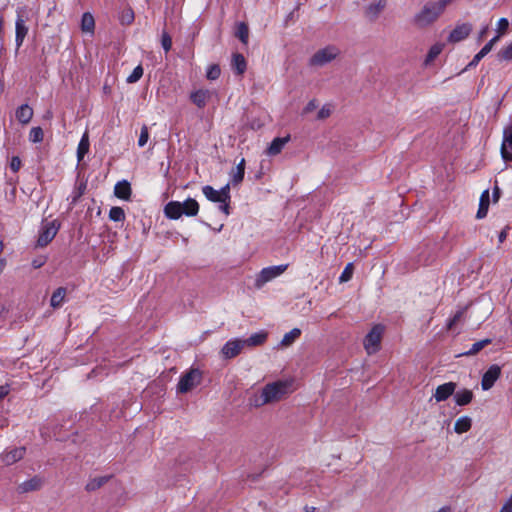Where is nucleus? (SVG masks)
I'll list each match as a JSON object with an SVG mask.
<instances>
[{
    "label": "nucleus",
    "mask_w": 512,
    "mask_h": 512,
    "mask_svg": "<svg viewBox=\"0 0 512 512\" xmlns=\"http://www.w3.org/2000/svg\"><path fill=\"white\" fill-rule=\"evenodd\" d=\"M3 250V243L0 241V253L2 252Z\"/></svg>",
    "instance_id": "69168bd1"
},
{
    "label": "nucleus",
    "mask_w": 512,
    "mask_h": 512,
    "mask_svg": "<svg viewBox=\"0 0 512 512\" xmlns=\"http://www.w3.org/2000/svg\"><path fill=\"white\" fill-rule=\"evenodd\" d=\"M290 141V136L277 137L273 139L269 147L267 148V154L270 156L278 155L284 146Z\"/></svg>",
    "instance_id": "6ab92c4d"
},
{
    "label": "nucleus",
    "mask_w": 512,
    "mask_h": 512,
    "mask_svg": "<svg viewBox=\"0 0 512 512\" xmlns=\"http://www.w3.org/2000/svg\"><path fill=\"white\" fill-rule=\"evenodd\" d=\"M442 50H443L442 44L436 43V44L432 45L426 55L425 65H428L431 62H433L434 59L437 58L438 55L442 52Z\"/></svg>",
    "instance_id": "473e14b6"
},
{
    "label": "nucleus",
    "mask_w": 512,
    "mask_h": 512,
    "mask_svg": "<svg viewBox=\"0 0 512 512\" xmlns=\"http://www.w3.org/2000/svg\"><path fill=\"white\" fill-rule=\"evenodd\" d=\"M445 10L437 1L426 2L411 18V24L417 29H426L434 25Z\"/></svg>",
    "instance_id": "f03ea898"
},
{
    "label": "nucleus",
    "mask_w": 512,
    "mask_h": 512,
    "mask_svg": "<svg viewBox=\"0 0 512 512\" xmlns=\"http://www.w3.org/2000/svg\"><path fill=\"white\" fill-rule=\"evenodd\" d=\"M10 387L9 385H1L0 386V400L6 397L9 394Z\"/></svg>",
    "instance_id": "4d7b16f0"
},
{
    "label": "nucleus",
    "mask_w": 512,
    "mask_h": 512,
    "mask_svg": "<svg viewBox=\"0 0 512 512\" xmlns=\"http://www.w3.org/2000/svg\"><path fill=\"white\" fill-rule=\"evenodd\" d=\"M499 35L493 37L488 43H486L482 49L479 51L481 55L484 57L492 50L493 46L498 42Z\"/></svg>",
    "instance_id": "a18cd8bd"
},
{
    "label": "nucleus",
    "mask_w": 512,
    "mask_h": 512,
    "mask_svg": "<svg viewBox=\"0 0 512 512\" xmlns=\"http://www.w3.org/2000/svg\"><path fill=\"white\" fill-rule=\"evenodd\" d=\"M292 383L290 381H276L265 385L261 391V395L256 397L253 404L256 407L265 404L274 403L282 400L291 393Z\"/></svg>",
    "instance_id": "f257e3e1"
},
{
    "label": "nucleus",
    "mask_w": 512,
    "mask_h": 512,
    "mask_svg": "<svg viewBox=\"0 0 512 512\" xmlns=\"http://www.w3.org/2000/svg\"><path fill=\"white\" fill-rule=\"evenodd\" d=\"M44 133L41 127H33L29 133V140L33 143L43 141Z\"/></svg>",
    "instance_id": "58836bf2"
},
{
    "label": "nucleus",
    "mask_w": 512,
    "mask_h": 512,
    "mask_svg": "<svg viewBox=\"0 0 512 512\" xmlns=\"http://www.w3.org/2000/svg\"><path fill=\"white\" fill-rule=\"evenodd\" d=\"M482 58H484V56H483V55H481V54H480V52H478V53L474 56V58L472 59V61L468 64V66H467V67H473V66H476V65L480 62V60H481Z\"/></svg>",
    "instance_id": "6e6d98bb"
},
{
    "label": "nucleus",
    "mask_w": 512,
    "mask_h": 512,
    "mask_svg": "<svg viewBox=\"0 0 512 512\" xmlns=\"http://www.w3.org/2000/svg\"><path fill=\"white\" fill-rule=\"evenodd\" d=\"M231 67L237 75H243L247 68L244 56L240 53H234L232 55Z\"/></svg>",
    "instance_id": "4be33fe9"
},
{
    "label": "nucleus",
    "mask_w": 512,
    "mask_h": 512,
    "mask_svg": "<svg viewBox=\"0 0 512 512\" xmlns=\"http://www.w3.org/2000/svg\"><path fill=\"white\" fill-rule=\"evenodd\" d=\"M488 29H489V28H488V26H484V27L481 29V31H480V33H479V39H482V38L486 35V33H487Z\"/></svg>",
    "instance_id": "bf43d9fd"
},
{
    "label": "nucleus",
    "mask_w": 512,
    "mask_h": 512,
    "mask_svg": "<svg viewBox=\"0 0 512 512\" xmlns=\"http://www.w3.org/2000/svg\"><path fill=\"white\" fill-rule=\"evenodd\" d=\"M498 58L504 61H512V42L498 52Z\"/></svg>",
    "instance_id": "a19ab883"
},
{
    "label": "nucleus",
    "mask_w": 512,
    "mask_h": 512,
    "mask_svg": "<svg viewBox=\"0 0 512 512\" xmlns=\"http://www.w3.org/2000/svg\"><path fill=\"white\" fill-rule=\"evenodd\" d=\"M211 95L212 92L210 90L199 89L190 94V99L198 108H203L211 98Z\"/></svg>",
    "instance_id": "f3484780"
},
{
    "label": "nucleus",
    "mask_w": 512,
    "mask_h": 512,
    "mask_svg": "<svg viewBox=\"0 0 512 512\" xmlns=\"http://www.w3.org/2000/svg\"><path fill=\"white\" fill-rule=\"evenodd\" d=\"M44 264V261L41 260H34L32 262V265L34 268H40Z\"/></svg>",
    "instance_id": "052dcab7"
},
{
    "label": "nucleus",
    "mask_w": 512,
    "mask_h": 512,
    "mask_svg": "<svg viewBox=\"0 0 512 512\" xmlns=\"http://www.w3.org/2000/svg\"><path fill=\"white\" fill-rule=\"evenodd\" d=\"M472 31V26L469 23L457 25L449 34L448 41L452 43L460 42L468 37Z\"/></svg>",
    "instance_id": "4468645a"
},
{
    "label": "nucleus",
    "mask_w": 512,
    "mask_h": 512,
    "mask_svg": "<svg viewBox=\"0 0 512 512\" xmlns=\"http://www.w3.org/2000/svg\"><path fill=\"white\" fill-rule=\"evenodd\" d=\"M89 147H90V143H89L88 133L85 132L82 135V137L80 139V142L78 144V147H77V160H78V162H81L84 159V156L89 151Z\"/></svg>",
    "instance_id": "bb28decb"
},
{
    "label": "nucleus",
    "mask_w": 512,
    "mask_h": 512,
    "mask_svg": "<svg viewBox=\"0 0 512 512\" xmlns=\"http://www.w3.org/2000/svg\"><path fill=\"white\" fill-rule=\"evenodd\" d=\"M59 228L60 224L56 220L43 222L36 246L41 248L47 246L55 238Z\"/></svg>",
    "instance_id": "0eeeda50"
},
{
    "label": "nucleus",
    "mask_w": 512,
    "mask_h": 512,
    "mask_svg": "<svg viewBox=\"0 0 512 512\" xmlns=\"http://www.w3.org/2000/svg\"><path fill=\"white\" fill-rule=\"evenodd\" d=\"M202 381V373L199 369L191 368L183 374L178 382L177 391L179 393H187L197 387Z\"/></svg>",
    "instance_id": "39448f33"
},
{
    "label": "nucleus",
    "mask_w": 512,
    "mask_h": 512,
    "mask_svg": "<svg viewBox=\"0 0 512 512\" xmlns=\"http://www.w3.org/2000/svg\"><path fill=\"white\" fill-rule=\"evenodd\" d=\"M489 207V191L485 190L482 192L480 201H479V208L476 214V217L478 219H482L486 217Z\"/></svg>",
    "instance_id": "a878e982"
},
{
    "label": "nucleus",
    "mask_w": 512,
    "mask_h": 512,
    "mask_svg": "<svg viewBox=\"0 0 512 512\" xmlns=\"http://www.w3.org/2000/svg\"><path fill=\"white\" fill-rule=\"evenodd\" d=\"M386 6L387 0L374 1L365 7L364 15L370 21H375L378 19L379 15L385 10Z\"/></svg>",
    "instance_id": "ddd939ff"
},
{
    "label": "nucleus",
    "mask_w": 512,
    "mask_h": 512,
    "mask_svg": "<svg viewBox=\"0 0 512 512\" xmlns=\"http://www.w3.org/2000/svg\"><path fill=\"white\" fill-rule=\"evenodd\" d=\"M244 348L245 345L242 339H231L223 345L221 355L224 359H231L239 355Z\"/></svg>",
    "instance_id": "9d476101"
},
{
    "label": "nucleus",
    "mask_w": 512,
    "mask_h": 512,
    "mask_svg": "<svg viewBox=\"0 0 512 512\" xmlns=\"http://www.w3.org/2000/svg\"><path fill=\"white\" fill-rule=\"evenodd\" d=\"M318 107L317 101L315 99L309 101L307 105L305 106L303 113L308 114L312 111H314Z\"/></svg>",
    "instance_id": "864d4df0"
},
{
    "label": "nucleus",
    "mask_w": 512,
    "mask_h": 512,
    "mask_svg": "<svg viewBox=\"0 0 512 512\" xmlns=\"http://www.w3.org/2000/svg\"><path fill=\"white\" fill-rule=\"evenodd\" d=\"M202 193L209 201L219 203V210L226 216L230 214V206L223 200L219 190L214 189L210 185H205L202 187Z\"/></svg>",
    "instance_id": "1a4fd4ad"
},
{
    "label": "nucleus",
    "mask_w": 512,
    "mask_h": 512,
    "mask_svg": "<svg viewBox=\"0 0 512 512\" xmlns=\"http://www.w3.org/2000/svg\"><path fill=\"white\" fill-rule=\"evenodd\" d=\"M109 219L114 222H123L125 220V212L121 207L114 206L109 211Z\"/></svg>",
    "instance_id": "f704fd0d"
},
{
    "label": "nucleus",
    "mask_w": 512,
    "mask_h": 512,
    "mask_svg": "<svg viewBox=\"0 0 512 512\" xmlns=\"http://www.w3.org/2000/svg\"><path fill=\"white\" fill-rule=\"evenodd\" d=\"M267 336H268L267 332L260 331V332L254 333L250 337H248L246 339H242V340L245 345V348L246 347L251 348V347H256V346L262 345L266 341Z\"/></svg>",
    "instance_id": "5701e85b"
},
{
    "label": "nucleus",
    "mask_w": 512,
    "mask_h": 512,
    "mask_svg": "<svg viewBox=\"0 0 512 512\" xmlns=\"http://www.w3.org/2000/svg\"><path fill=\"white\" fill-rule=\"evenodd\" d=\"M134 12L132 8H125L120 14V22L123 25H130L134 21Z\"/></svg>",
    "instance_id": "e433bc0d"
},
{
    "label": "nucleus",
    "mask_w": 512,
    "mask_h": 512,
    "mask_svg": "<svg viewBox=\"0 0 512 512\" xmlns=\"http://www.w3.org/2000/svg\"><path fill=\"white\" fill-rule=\"evenodd\" d=\"M331 106L330 105H324L319 111H318V114H317V119L318 120H324L326 118H328L330 115H331Z\"/></svg>",
    "instance_id": "8fccbe9b"
},
{
    "label": "nucleus",
    "mask_w": 512,
    "mask_h": 512,
    "mask_svg": "<svg viewBox=\"0 0 512 512\" xmlns=\"http://www.w3.org/2000/svg\"><path fill=\"white\" fill-rule=\"evenodd\" d=\"M15 29H16V35H15V42L17 49L23 44V41L28 33V28L25 25V21L18 17L15 23Z\"/></svg>",
    "instance_id": "aec40b11"
},
{
    "label": "nucleus",
    "mask_w": 512,
    "mask_h": 512,
    "mask_svg": "<svg viewBox=\"0 0 512 512\" xmlns=\"http://www.w3.org/2000/svg\"><path fill=\"white\" fill-rule=\"evenodd\" d=\"M95 29V20L90 12H85L81 19V30L84 33L93 34Z\"/></svg>",
    "instance_id": "393cba45"
},
{
    "label": "nucleus",
    "mask_w": 512,
    "mask_h": 512,
    "mask_svg": "<svg viewBox=\"0 0 512 512\" xmlns=\"http://www.w3.org/2000/svg\"><path fill=\"white\" fill-rule=\"evenodd\" d=\"M456 0H437L441 7L446 10L447 6L455 2Z\"/></svg>",
    "instance_id": "13d9d810"
},
{
    "label": "nucleus",
    "mask_w": 512,
    "mask_h": 512,
    "mask_svg": "<svg viewBox=\"0 0 512 512\" xmlns=\"http://www.w3.org/2000/svg\"><path fill=\"white\" fill-rule=\"evenodd\" d=\"M472 425L471 418L468 416H462L458 418L454 424V431L457 434H462L470 430Z\"/></svg>",
    "instance_id": "c756f323"
},
{
    "label": "nucleus",
    "mask_w": 512,
    "mask_h": 512,
    "mask_svg": "<svg viewBox=\"0 0 512 512\" xmlns=\"http://www.w3.org/2000/svg\"><path fill=\"white\" fill-rule=\"evenodd\" d=\"M21 167V159L18 156H13L10 162V168L17 172Z\"/></svg>",
    "instance_id": "603ef678"
},
{
    "label": "nucleus",
    "mask_w": 512,
    "mask_h": 512,
    "mask_svg": "<svg viewBox=\"0 0 512 512\" xmlns=\"http://www.w3.org/2000/svg\"><path fill=\"white\" fill-rule=\"evenodd\" d=\"M300 335L301 330L299 328H293L283 336L280 345L282 347H289L300 337Z\"/></svg>",
    "instance_id": "7c9ffc66"
},
{
    "label": "nucleus",
    "mask_w": 512,
    "mask_h": 512,
    "mask_svg": "<svg viewBox=\"0 0 512 512\" xmlns=\"http://www.w3.org/2000/svg\"><path fill=\"white\" fill-rule=\"evenodd\" d=\"M465 310H458L454 316L448 321L447 328L451 330L463 317Z\"/></svg>",
    "instance_id": "49530a36"
},
{
    "label": "nucleus",
    "mask_w": 512,
    "mask_h": 512,
    "mask_svg": "<svg viewBox=\"0 0 512 512\" xmlns=\"http://www.w3.org/2000/svg\"><path fill=\"white\" fill-rule=\"evenodd\" d=\"M508 231H509V227L506 226L505 228L502 229V231L498 234V241L499 243H503L507 236H508Z\"/></svg>",
    "instance_id": "5fc2aeb1"
},
{
    "label": "nucleus",
    "mask_w": 512,
    "mask_h": 512,
    "mask_svg": "<svg viewBox=\"0 0 512 512\" xmlns=\"http://www.w3.org/2000/svg\"><path fill=\"white\" fill-rule=\"evenodd\" d=\"M491 343V340L490 339H483V340H480V341H477L475 342L471 348L465 352L464 354L465 355H475L477 354L478 352H480L485 346H487L488 344Z\"/></svg>",
    "instance_id": "c9c22d12"
},
{
    "label": "nucleus",
    "mask_w": 512,
    "mask_h": 512,
    "mask_svg": "<svg viewBox=\"0 0 512 512\" xmlns=\"http://www.w3.org/2000/svg\"><path fill=\"white\" fill-rule=\"evenodd\" d=\"M40 486H41L40 479L33 478V479H30L28 481H25V482L21 483L18 486V491L20 493H26V492H29V491L37 490V489L40 488Z\"/></svg>",
    "instance_id": "2f4dec72"
},
{
    "label": "nucleus",
    "mask_w": 512,
    "mask_h": 512,
    "mask_svg": "<svg viewBox=\"0 0 512 512\" xmlns=\"http://www.w3.org/2000/svg\"><path fill=\"white\" fill-rule=\"evenodd\" d=\"M66 296V288H57L51 296L50 305L56 309L62 306Z\"/></svg>",
    "instance_id": "cd10ccee"
},
{
    "label": "nucleus",
    "mask_w": 512,
    "mask_h": 512,
    "mask_svg": "<svg viewBox=\"0 0 512 512\" xmlns=\"http://www.w3.org/2000/svg\"><path fill=\"white\" fill-rule=\"evenodd\" d=\"M287 267V264H282L263 268L255 278V287L258 289L262 288L266 283L272 281L273 279L283 274L286 271Z\"/></svg>",
    "instance_id": "423d86ee"
},
{
    "label": "nucleus",
    "mask_w": 512,
    "mask_h": 512,
    "mask_svg": "<svg viewBox=\"0 0 512 512\" xmlns=\"http://www.w3.org/2000/svg\"><path fill=\"white\" fill-rule=\"evenodd\" d=\"M149 139V131H148V127L147 126H143L141 128V132H140V136H139V139H138V145L139 147H143L146 145L147 141Z\"/></svg>",
    "instance_id": "de8ad7c7"
},
{
    "label": "nucleus",
    "mask_w": 512,
    "mask_h": 512,
    "mask_svg": "<svg viewBox=\"0 0 512 512\" xmlns=\"http://www.w3.org/2000/svg\"><path fill=\"white\" fill-rule=\"evenodd\" d=\"M472 398H473V393H472V391H470L468 389H463V390L457 391L454 395L455 402L459 406H464V405L469 404L471 402Z\"/></svg>",
    "instance_id": "c85d7f7f"
},
{
    "label": "nucleus",
    "mask_w": 512,
    "mask_h": 512,
    "mask_svg": "<svg viewBox=\"0 0 512 512\" xmlns=\"http://www.w3.org/2000/svg\"><path fill=\"white\" fill-rule=\"evenodd\" d=\"M25 452L26 449L24 447L14 448L10 451H5L2 453L0 455V459L5 465H12L21 460L24 457Z\"/></svg>",
    "instance_id": "2eb2a0df"
},
{
    "label": "nucleus",
    "mask_w": 512,
    "mask_h": 512,
    "mask_svg": "<svg viewBox=\"0 0 512 512\" xmlns=\"http://www.w3.org/2000/svg\"><path fill=\"white\" fill-rule=\"evenodd\" d=\"M456 389V384L454 382H447L442 385H439L434 393V398L437 402H442L447 400L451 395H453Z\"/></svg>",
    "instance_id": "dca6fc26"
},
{
    "label": "nucleus",
    "mask_w": 512,
    "mask_h": 512,
    "mask_svg": "<svg viewBox=\"0 0 512 512\" xmlns=\"http://www.w3.org/2000/svg\"><path fill=\"white\" fill-rule=\"evenodd\" d=\"M199 204L193 198H188L184 202L171 201L164 208L165 216L169 219H179L182 215L195 216L198 214Z\"/></svg>",
    "instance_id": "7ed1b4c3"
},
{
    "label": "nucleus",
    "mask_w": 512,
    "mask_h": 512,
    "mask_svg": "<svg viewBox=\"0 0 512 512\" xmlns=\"http://www.w3.org/2000/svg\"><path fill=\"white\" fill-rule=\"evenodd\" d=\"M384 326L377 324L372 327L364 339V348L368 354L376 353L380 348Z\"/></svg>",
    "instance_id": "6e6552de"
},
{
    "label": "nucleus",
    "mask_w": 512,
    "mask_h": 512,
    "mask_svg": "<svg viewBox=\"0 0 512 512\" xmlns=\"http://www.w3.org/2000/svg\"><path fill=\"white\" fill-rule=\"evenodd\" d=\"M236 37L244 44L247 45L249 39V28L244 22L237 25Z\"/></svg>",
    "instance_id": "72a5a7b5"
},
{
    "label": "nucleus",
    "mask_w": 512,
    "mask_h": 512,
    "mask_svg": "<svg viewBox=\"0 0 512 512\" xmlns=\"http://www.w3.org/2000/svg\"><path fill=\"white\" fill-rule=\"evenodd\" d=\"M245 175V159L242 158L235 168L230 172V181L233 186L240 184Z\"/></svg>",
    "instance_id": "a211bd4d"
},
{
    "label": "nucleus",
    "mask_w": 512,
    "mask_h": 512,
    "mask_svg": "<svg viewBox=\"0 0 512 512\" xmlns=\"http://www.w3.org/2000/svg\"><path fill=\"white\" fill-rule=\"evenodd\" d=\"M106 482L105 478H96L89 481L86 485L88 491H93L100 488Z\"/></svg>",
    "instance_id": "37998d69"
},
{
    "label": "nucleus",
    "mask_w": 512,
    "mask_h": 512,
    "mask_svg": "<svg viewBox=\"0 0 512 512\" xmlns=\"http://www.w3.org/2000/svg\"><path fill=\"white\" fill-rule=\"evenodd\" d=\"M114 194L117 198L129 200L131 196V186L126 180L117 182L114 187Z\"/></svg>",
    "instance_id": "412c9836"
},
{
    "label": "nucleus",
    "mask_w": 512,
    "mask_h": 512,
    "mask_svg": "<svg viewBox=\"0 0 512 512\" xmlns=\"http://www.w3.org/2000/svg\"><path fill=\"white\" fill-rule=\"evenodd\" d=\"M5 265H6V261L5 259H0V273L3 271V269L5 268Z\"/></svg>",
    "instance_id": "680f3d73"
},
{
    "label": "nucleus",
    "mask_w": 512,
    "mask_h": 512,
    "mask_svg": "<svg viewBox=\"0 0 512 512\" xmlns=\"http://www.w3.org/2000/svg\"><path fill=\"white\" fill-rule=\"evenodd\" d=\"M501 156L505 161H512V124L506 126L503 130Z\"/></svg>",
    "instance_id": "9b49d317"
},
{
    "label": "nucleus",
    "mask_w": 512,
    "mask_h": 512,
    "mask_svg": "<svg viewBox=\"0 0 512 512\" xmlns=\"http://www.w3.org/2000/svg\"><path fill=\"white\" fill-rule=\"evenodd\" d=\"M509 27V21L507 18H500L497 22V32L499 35V38L506 33L507 29Z\"/></svg>",
    "instance_id": "c03bdc74"
},
{
    "label": "nucleus",
    "mask_w": 512,
    "mask_h": 512,
    "mask_svg": "<svg viewBox=\"0 0 512 512\" xmlns=\"http://www.w3.org/2000/svg\"><path fill=\"white\" fill-rule=\"evenodd\" d=\"M501 375V368L494 364L491 365L488 370L484 373L481 381V387L483 390L487 391L493 387L497 379Z\"/></svg>",
    "instance_id": "f8f14e48"
},
{
    "label": "nucleus",
    "mask_w": 512,
    "mask_h": 512,
    "mask_svg": "<svg viewBox=\"0 0 512 512\" xmlns=\"http://www.w3.org/2000/svg\"><path fill=\"white\" fill-rule=\"evenodd\" d=\"M172 41L170 36L167 33L162 35V47L167 52L171 49Z\"/></svg>",
    "instance_id": "3c124183"
},
{
    "label": "nucleus",
    "mask_w": 512,
    "mask_h": 512,
    "mask_svg": "<svg viewBox=\"0 0 512 512\" xmlns=\"http://www.w3.org/2000/svg\"><path fill=\"white\" fill-rule=\"evenodd\" d=\"M315 510H316L315 507H308V506L305 507L306 512H315Z\"/></svg>",
    "instance_id": "e2e57ef3"
},
{
    "label": "nucleus",
    "mask_w": 512,
    "mask_h": 512,
    "mask_svg": "<svg viewBox=\"0 0 512 512\" xmlns=\"http://www.w3.org/2000/svg\"><path fill=\"white\" fill-rule=\"evenodd\" d=\"M2 87H3V83L0 82V88H2Z\"/></svg>",
    "instance_id": "338daca9"
},
{
    "label": "nucleus",
    "mask_w": 512,
    "mask_h": 512,
    "mask_svg": "<svg viewBox=\"0 0 512 512\" xmlns=\"http://www.w3.org/2000/svg\"><path fill=\"white\" fill-rule=\"evenodd\" d=\"M494 196H498V188H496L493 192Z\"/></svg>",
    "instance_id": "0e129e2a"
},
{
    "label": "nucleus",
    "mask_w": 512,
    "mask_h": 512,
    "mask_svg": "<svg viewBox=\"0 0 512 512\" xmlns=\"http://www.w3.org/2000/svg\"><path fill=\"white\" fill-rule=\"evenodd\" d=\"M341 51L335 45H328L317 50L309 59V65L314 67H323L334 61Z\"/></svg>",
    "instance_id": "20e7f679"
},
{
    "label": "nucleus",
    "mask_w": 512,
    "mask_h": 512,
    "mask_svg": "<svg viewBox=\"0 0 512 512\" xmlns=\"http://www.w3.org/2000/svg\"><path fill=\"white\" fill-rule=\"evenodd\" d=\"M231 181L227 183L225 186H223L219 191L223 197V200L226 201V203L230 206L231 201V195H230V187H231Z\"/></svg>",
    "instance_id": "09e8293b"
},
{
    "label": "nucleus",
    "mask_w": 512,
    "mask_h": 512,
    "mask_svg": "<svg viewBox=\"0 0 512 512\" xmlns=\"http://www.w3.org/2000/svg\"><path fill=\"white\" fill-rule=\"evenodd\" d=\"M143 72V67L141 65L136 66L132 73L127 77L126 82L129 84L138 82L143 76Z\"/></svg>",
    "instance_id": "4c0bfd02"
},
{
    "label": "nucleus",
    "mask_w": 512,
    "mask_h": 512,
    "mask_svg": "<svg viewBox=\"0 0 512 512\" xmlns=\"http://www.w3.org/2000/svg\"><path fill=\"white\" fill-rule=\"evenodd\" d=\"M353 270H354L353 264L348 263L339 277V282L340 283L348 282L352 278Z\"/></svg>",
    "instance_id": "ea45409f"
},
{
    "label": "nucleus",
    "mask_w": 512,
    "mask_h": 512,
    "mask_svg": "<svg viewBox=\"0 0 512 512\" xmlns=\"http://www.w3.org/2000/svg\"><path fill=\"white\" fill-rule=\"evenodd\" d=\"M33 117V109L27 105L23 104L16 110V118L22 124H28Z\"/></svg>",
    "instance_id": "b1692460"
},
{
    "label": "nucleus",
    "mask_w": 512,
    "mask_h": 512,
    "mask_svg": "<svg viewBox=\"0 0 512 512\" xmlns=\"http://www.w3.org/2000/svg\"><path fill=\"white\" fill-rule=\"evenodd\" d=\"M220 74H221L220 67L216 64H213L208 67L207 72H206V77L209 80H216L219 78Z\"/></svg>",
    "instance_id": "79ce46f5"
}]
</instances>
